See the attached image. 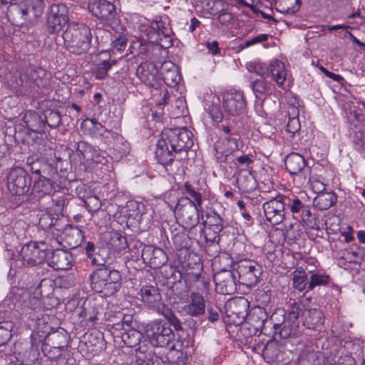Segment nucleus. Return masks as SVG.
I'll return each mask as SVG.
<instances>
[{
  "label": "nucleus",
  "mask_w": 365,
  "mask_h": 365,
  "mask_svg": "<svg viewBox=\"0 0 365 365\" xmlns=\"http://www.w3.org/2000/svg\"><path fill=\"white\" fill-rule=\"evenodd\" d=\"M192 145V133L187 128H165L157 143L155 157L161 165H170L176 155L187 153Z\"/></svg>",
  "instance_id": "obj_1"
},
{
  "label": "nucleus",
  "mask_w": 365,
  "mask_h": 365,
  "mask_svg": "<svg viewBox=\"0 0 365 365\" xmlns=\"http://www.w3.org/2000/svg\"><path fill=\"white\" fill-rule=\"evenodd\" d=\"M1 4H10L7 8L8 19L16 25H34L43 13V0H0Z\"/></svg>",
  "instance_id": "obj_2"
},
{
  "label": "nucleus",
  "mask_w": 365,
  "mask_h": 365,
  "mask_svg": "<svg viewBox=\"0 0 365 365\" xmlns=\"http://www.w3.org/2000/svg\"><path fill=\"white\" fill-rule=\"evenodd\" d=\"M89 279L92 289L106 297L113 296L122 287L120 272L107 266L96 269L90 274Z\"/></svg>",
  "instance_id": "obj_3"
},
{
  "label": "nucleus",
  "mask_w": 365,
  "mask_h": 365,
  "mask_svg": "<svg viewBox=\"0 0 365 365\" xmlns=\"http://www.w3.org/2000/svg\"><path fill=\"white\" fill-rule=\"evenodd\" d=\"M67 51L76 55L86 53L92 39L91 29L84 24L71 22L63 34Z\"/></svg>",
  "instance_id": "obj_4"
},
{
  "label": "nucleus",
  "mask_w": 365,
  "mask_h": 365,
  "mask_svg": "<svg viewBox=\"0 0 365 365\" xmlns=\"http://www.w3.org/2000/svg\"><path fill=\"white\" fill-rule=\"evenodd\" d=\"M141 300L148 307L157 313L163 315L168 323L176 331H182V322L175 315L171 308L162 302L161 294L158 287L146 285L140 290Z\"/></svg>",
  "instance_id": "obj_5"
},
{
  "label": "nucleus",
  "mask_w": 365,
  "mask_h": 365,
  "mask_svg": "<svg viewBox=\"0 0 365 365\" xmlns=\"http://www.w3.org/2000/svg\"><path fill=\"white\" fill-rule=\"evenodd\" d=\"M173 331L169 327H165L160 323H152L145 326L144 332L142 333L134 328L125 329L120 332L121 342H141L143 338L150 342H170Z\"/></svg>",
  "instance_id": "obj_6"
},
{
  "label": "nucleus",
  "mask_w": 365,
  "mask_h": 365,
  "mask_svg": "<svg viewBox=\"0 0 365 365\" xmlns=\"http://www.w3.org/2000/svg\"><path fill=\"white\" fill-rule=\"evenodd\" d=\"M135 74L142 83L154 89L155 93H153V96H162V101H159L160 105L168 103L170 94L161 83L158 75L159 71L155 63L148 61L142 62L137 66Z\"/></svg>",
  "instance_id": "obj_7"
},
{
  "label": "nucleus",
  "mask_w": 365,
  "mask_h": 365,
  "mask_svg": "<svg viewBox=\"0 0 365 365\" xmlns=\"http://www.w3.org/2000/svg\"><path fill=\"white\" fill-rule=\"evenodd\" d=\"M234 269L238 274V282L247 287H255L261 279L262 267L257 262L250 259H241L235 265Z\"/></svg>",
  "instance_id": "obj_8"
},
{
  "label": "nucleus",
  "mask_w": 365,
  "mask_h": 365,
  "mask_svg": "<svg viewBox=\"0 0 365 365\" xmlns=\"http://www.w3.org/2000/svg\"><path fill=\"white\" fill-rule=\"evenodd\" d=\"M6 178L7 187L12 195L23 196L30 191L32 179L25 169L20 167L13 168Z\"/></svg>",
  "instance_id": "obj_9"
},
{
  "label": "nucleus",
  "mask_w": 365,
  "mask_h": 365,
  "mask_svg": "<svg viewBox=\"0 0 365 365\" xmlns=\"http://www.w3.org/2000/svg\"><path fill=\"white\" fill-rule=\"evenodd\" d=\"M48 253L49 250L44 242L38 243L31 241L22 247L19 256L24 265L34 267L43 264Z\"/></svg>",
  "instance_id": "obj_10"
},
{
  "label": "nucleus",
  "mask_w": 365,
  "mask_h": 365,
  "mask_svg": "<svg viewBox=\"0 0 365 365\" xmlns=\"http://www.w3.org/2000/svg\"><path fill=\"white\" fill-rule=\"evenodd\" d=\"M68 8L65 4H53L46 12V30L52 34L63 30L68 25Z\"/></svg>",
  "instance_id": "obj_11"
},
{
  "label": "nucleus",
  "mask_w": 365,
  "mask_h": 365,
  "mask_svg": "<svg viewBox=\"0 0 365 365\" xmlns=\"http://www.w3.org/2000/svg\"><path fill=\"white\" fill-rule=\"evenodd\" d=\"M199 207L195 206L194 202L188 197L178 201L175 212L185 229L192 230L199 224Z\"/></svg>",
  "instance_id": "obj_12"
},
{
  "label": "nucleus",
  "mask_w": 365,
  "mask_h": 365,
  "mask_svg": "<svg viewBox=\"0 0 365 365\" xmlns=\"http://www.w3.org/2000/svg\"><path fill=\"white\" fill-rule=\"evenodd\" d=\"M214 150L218 163H232L235 162V155L240 150L238 140L230 136L220 138L215 142Z\"/></svg>",
  "instance_id": "obj_13"
},
{
  "label": "nucleus",
  "mask_w": 365,
  "mask_h": 365,
  "mask_svg": "<svg viewBox=\"0 0 365 365\" xmlns=\"http://www.w3.org/2000/svg\"><path fill=\"white\" fill-rule=\"evenodd\" d=\"M88 9L92 14L113 27L118 23L115 6L106 0H97L88 4Z\"/></svg>",
  "instance_id": "obj_14"
},
{
  "label": "nucleus",
  "mask_w": 365,
  "mask_h": 365,
  "mask_svg": "<svg viewBox=\"0 0 365 365\" xmlns=\"http://www.w3.org/2000/svg\"><path fill=\"white\" fill-rule=\"evenodd\" d=\"M282 198L284 195H278L263 204L266 220L273 225L282 223L286 218L287 214H289Z\"/></svg>",
  "instance_id": "obj_15"
},
{
  "label": "nucleus",
  "mask_w": 365,
  "mask_h": 365,
  "mask_svg": "<svg viewBox=\"0 0 365 365\" xmlns=\"http://www.w3.org/2000/svg\"><path fill=\"white\" fill-rule=\"evenodd\" d=\"M222 106L228 114L239 115L246 111L247 101L241 91H230L223 94Z\"/></svg>",
  "instance_id": "obj_16"
},
{
  "label": "nucleus",
  "mask_w": 365,
  "mask_h": 365,
  "mask_svg": "<svg viewBox=\"0 0 365 365\" xmlns=\"http://www.w3.org/2000/svg\"><path fill=\"white\" fill-rule=\"evenodd\" d=\"M26 166L31 173L37 175L38 178L58 177V165L54 166L53 163L44 158L29 156L26 160Z\"/></svg>",
  "instance_id": "obj_17"
},
{
  "label": "nucleus",
  "mask_w": 365,
  "mask_h": 365,
  "mask_svg": "<svg viewBox=\"0 0 365 365\" xmlns=\"http://www.w3.org/2000/svg\"><path fill=\"white\" fill-rule=\"evenodd\" d=\"M217 291L222 294H232L237 290L236 278L230 269H221L213 275Z\"/></svg>",
  "instance_id": "obj_18"
},
{
  "label": "nucleus",
  "mask_w": 365,
  "mask_h": 365,
  "mask_svg": "<svg viewBox=\"0 0 365 365\" xmlns=\"http://www.w3.org/2000/svg\"><path fill=\"white\" fill-rule=\"evenodd\" d=\"M249 308V301L241 297L229 302L226 313L228 317L232 318L233 323L240 324L247 319Z\"/></svg>",
  "instance_id": "obj_19"
},
{
  "label": "nucleus",
  "mask_w": 365,
  "mask_h": 365,
  "mask_svg": "<svg viewBox=\"0 0 365 365\" xmlns=\"http://www.w3.org/2000/svg\"><path fill=\"white\" fill-rule=\"evenodd\" d=\"M286 170L291 175H299L304 179L310 174V168L307 165V160L302 155L297 153H291L284 160Z\"/></svg>",
  "instance_id": "obj_20"
},
{
  "label": "nucleus",
  "mask_w": 365,
  "mask_h": 365,
  "mask_svg": "<svg viewBox=\"0 0 365 365\" xmlns=\"http://www.w3.org/2000/svg\"><path fill=\"white\" fill-rule=\"evenodd\" d=\"M141 257L143 262L153 269L161 268L168 261V256L163 250L152 245L144 246Z\"/></svg>",
  "instance_id": "obj_21"
},
{
  "label": "nucleus",
  "mask_w": 365,
  "mask_h": 365,
  "mask_svg": "<svg viewBox=\"0 0 365 365\" xmlns=\"http://www.w3.org/2000/svg\"><path fill=\"white\" fill-rule=\"evenodd\" d=\"M77 155L86 163L105 164L107 160L105 153L95 148L85 141H79L76 147Z\"/></svg>",
  "instance_id": "obj_22"
},
{
  "label": "nucleus",
  "mask_w": 365,
  "mask_h": 365,
  "mask_svg": "<svg viewBox=\"0 0 365 365\" xmlns=\"http://www.w3.org/2000/svg\"><path fill=\"white\" fill-rule=\"evenodd\" d=\"M103 311V307L102 304L95 299H89L83 302L78 316L83 318V321L88 324L90 323L89 326H93L96 322L99 319V317Z\"/></svg>",
  "instance_id": "obj_23"
},
{
  "label": "nucleus",
  "mask_w": 365,
  "mask_h": 365,
  "mask_svg": "<svg viewBox=\"0 0 365 365\" xmlns=\"http://www.w3.org/2000/svg\"><path fill=\"white\" fill-rule=\"evenodd\" d=\"M206 302L205 298L197 292H190V300L184 306L183 311L190 317L201 319L205 315Z\"/></svg>",
  "instance_id": "obj_24"
},
{
  "label": "nucleus",
  "mask_w": 365,
  "mask_h": 365,
  "mask_svg": "<svg viewBox=\"0 0 365 365\" xmlns=\"http://www.w3.org/2000/svg\"><path fill=\"white\" fill-rule=\"evenodd\" d=\"M202 271L203 265L202 262L200 264H197L195 267H192L186 273H185V274H183V287L179 289L175 286L173 289L174 294H175L177 297L179 299H181L183 297L186 296L192 287V281H194L195 279H197V278L200 277L201 276L205 274L202 273Z\"/></svg>",
  "instance_id": "obj_25"
},
{
  "label": "nucleus",
  "mask_w": 365,
  "mask_h": 365,
  "mask_svg": "<svg viewBox=\"0 0 365 365\" xmlns=\"http://www.w3.org/2000/svg\"><path fill=\"white\" fill-rule=\"evenodd\" d=\"M73 262V255L64 250L57 249L52 252L48 265L56 270H67L71 268Z\"/></svg>",
  "instance_id": "obj_26"
},
{
  "label": "nucleus",
  "mask_w": 365,
  "mask_h": 365,
  "mask_svg": "<svg viewBox=\"0 0 365 365\" xmlns=\"http://www.w3.org/2000/svg\"><path fill=\"white\" fill-rule=\"evenodd\" d=\"M221 232V230H213L210 227H207V230L203 232L205 240V251L206 254L211 257H216L219 253L220 249V233Z\"/></svg>",
  "instance_id": "obj_27"
},
{
  "label": "nucleus",
  "mask_w": 365,
  "mask_h": 365,
  "mask_svg": "<svg viewBox=\"0 0 365 365\" xmlns=\"http://www.w3.org/2000/svg\"><path fill=\"white\" fill-rule=\"evenodd\" d=\"M221 309L217 305H208L205 308V315L202 316L200 320H195L188 318L185 320V323L192 329H196L200 325L205 324L206 322L215 323L220 319Z\"/></svg>",
  "instance_id": "obj_28"
},
{
  "label": "nucleus",
  "mask_w": 365,
  "mask_h": 365,
  "mask_svg": "<svg viewBox=\"0 0 365 365\" xmlns=\"http://www.w3.org/2000/svg\"><path fill=\"white\" fill-rule=\"evenodd\" d=\"M268 314L264 307L257 306L252 308L247 317V322L255 329L267 330Z\"/></svg>",
  "instance_id": "obj_29"
},
{
  "label": "nucleus",
  "mask_w": 365,
  "mask_h": 365,
  "mask_svg": "<svg viewBox=\"0 0 365 365\" xmlns=\"http://www.w3.org/2000/svg\"><path fill=\"white\" fill-rule=\"evenodd\" d=\"M304 303L300 300L290 299L287 303V309L286 310L287 324H292V327H299V318L303 319L305 310Z\"/></svg>",
  "instance_id": "obj_30"
},
{
  "label": "nucleus",
  "mask_w": 365,
  "mask_h": 365,
  "mask_svg": "<svg viewBox=\"0 0 365 365\" xmlns=\"http://www.w3.org/2000/svg\"><path fill=\"white\" fill-rule=\"evenodd\" d=\"M175 262L178 263L180 270L185 274L197 264L201 263L202 260L197 255L190 252L189 250H181L177 253Z\"/></svg>",
  "instance_id": "obj_31"
},
{
  "label": "nucleus",
  "mask_w": 365,
  "mask_h": 365,
  "mask_svg": "<svg viewBox=\"0 0 365 365\" xmlns=\"http://www.w3.org/2000/svg\"><path fill=\"white\" fill-rule=\"evenodd\" d=\"M63 239L70 248L81 245L84 237L83 232L77 226L67 224L62 232Z\"/></svg>",
  "instance_id": "obj_32"
},
{
  "label": "nucleus",
  "mask_w": 365,
  "mask_h": 365,
  "mask_svg": "<svg viewBox=\"0 0 365 365\" xmlns=\"http://www.w3.org/2000/svg\"><path fill=\"white\" fill-rule=\"evenodd\" d=\"M164 83L170 86H176L180 81V76L175 66L171 62H165L161 66L160 71Z\"/></svg>",
  "instance_id": "obj_33"
},
{
  "label": "nucleus",
  "mask_w": 365,
  "mask_h": 365,
  "mask_svg": "<svg viewBox=\"0 0 365 365\" xmlns=\"http://www.w3.org/2000/svg\"><path fill=\"white\" fill-rule=\"evenodd\" d=\"M130 349V354H134L136 360L130 365H149L145 360H150L153 356V351L149 350L150 347L147 344H135L133 346H129Z\"/></svg>",
  "instance_id": "obj_34"
},
{
  "label": "nucleus",
  "mask_w": 365,
  "mask_h": 365,
  "mask_svg": "<svg viewBox=\"0 0 365 365\" xmlns=\"http://www.w3.org/2000/svg\"><path fill=\"white\" fill-rule=\"evenodd\" d=\"M303 324L308 329H319L324 323V314L318 309H305Z\"/></svg>",
  "instance_id": "obj_35"
},
{
  "label": "nucleus",
  "mask_w": 365,
  "mask_h": 365,
  "mask_svg": "<svg viewBox=\"0 0 365 365\" xmlns=\"http://www.w3.org/2000/svg\"><path fill=\"white\" fill-rule=\"evenodd\" d=\"M166 359L170 364L185 365L187 361V351L183 344H173L166 354Z\"/></svg>",
  "instance_id": "obj_36"
},
{
  "label": "nucleus",
  "mask_w": 365,
  "mask_h": 365,
  "mask_svg": "<svg viewBox=\"0 0 365 365\" xmlns=\"http://www.w3.org/2000/svg\"><path fill=\"white\" fill-rule=\"evenodd\" d=\"M162 274H163V277L166 278L167 279L170 280L171 283L173 284L172 286V291L173 292V289L175 287H178L179 289H181L183 287V282H184V277L183 274L180 270L179 264L177 263L175 265H167L165 266Z\"/></svg>",
  "instance_id": "obj_37"
},
{
  "label": "nucleus",
  "mask_w": 365,
  "mask_h": 365,
  "mask_svg": "<svg viewBox=\"0 0 365 365\" xmlns=\"http://www.w3.org/2000/svg\"><path fill=\"white\" fill-rule=\"evenodd\" d=\"M238 187L245 193H251L257 187V182L250 171L241 170L237 178Z\"/></svg>",
  "instance_id": "obj_38"
},
{
  "label": "nucleus",
  "mask_w": 365,
  "mask_h": 365,
  "mask_svg": "<svg viewBox=\"0 0 365 365\" xmlns=\"http://www.w3.org/2000/svg\"><path fill=\"white\" fill-rule=\"evenodd\" d=\"M56 178H38L34 180L33 190L38 194V196L43 197L50 195L56 192Z\"/></svg>",
  "instance_id": "obj_39"
},
{
  "label": "nucleus",
  "mask_w": 365,
  "mask_h": 365,
  "mask_svg": "<svg viewBox=\"0 0 365 365\" xmlns=\"http://www.w3.org/2000/svg\"><path fill=\"white\" fill-rule=\"evenodd\" d=\"M284 203H285L287 212L289 210L295 219H299L300 215L303 213L309 205L305 204L296 196L288 197L284 195Z\"/></svg>",
  "instance_id": "obj_40"
},
{
  "label": "nucleus",
  "mask_w": 365,
  "mask_h": 365,
  "mask_svg": "<svg viewBox=\"0 0 365 365\" xmlns=\"http://www.w3.org/2000/svg\"><path fill=\"white\" fill-rule=\"evenodd\" d=\"M337 200L336 194L331 190L321 192L314 198V205L320 210H326L332 207Z\"/></svg>",
  "instance_id": "obj_41"
},
{
  "label": "nucleus",
  "mask_w": 365,
  "mask_h": 365,
  "mask_svg": "<svg viewBox=\"0 0 365 365\" xmlns=\"http://www.w3.org/2000/svg\"><path fill=\"white\" fill-rule=\"evenodd\" d=\"M269 76L279 86H282L286 80L287 72L284 63L279 60H275L269 66Z\"/></svg>",
  "instance_id": "obj_42"
},
{
  "label": "nucleus",
  "mask_w": 365,
  "mask_h": 365,
  "mask_svg": "<svg viewBox=\"0 0 365 365\" xmlns=\"http://www.w3.org/2000/svg\"><path fill=\"white\" fill-rule=\"evenodd\" d=\"M251 88L257 98L268 96L272 93L274 85L266 79L258 78L251 83Z\"/></svg>",
  "instance_id": "obj_43"
},
{
  "label": "nucleus",
  "mask_w": 365,
  "mask_h": 365,
  "mask_svg": "<svg viewBox=\"0 0 365 365\" xmlns=\"http://www.w3.org/2000/svg\"><path fill=\"white\" fill-rule=\"evenodd\" d=\"M26 123L29 129L36 133H42L44 132L46 121L44 116L38 115L37 113H31L26 115Z\"/></svg>",
  "instance_id": "obj_44"
},
{
  "label": "nucleus",
  "mask_w": 365,
  "mask_h": 365,
  "mask_svg": "<svg viewBox=\"0 0 365 365\" xmlns=\"http://www.w3.org/2000/svg\"><path fill=\"white\" fill-rule=\"evenodd\" d=\"M287 324L286 310L284 308H276L267 319V328L272 327L277 330L279 327Z\"/></svg>",
  "instance_id": "obj_45"
},
{
  "label": "nucleus",
  "mask_w": 365,
  "mask_h": 365,
  "mask_svg": "<svg viewBox=\"0 0 365 365\" xmlns=\"http://www.w3.org/2000/svg\"><path fill=\"white\" fill-rule=\"evenodd\" d=\"M300 0H275V9L282 14H294L299 11Z\"/></svg>",
  "instance_id": "obj_46"
},
{
  "label": "nucleus",
  "mask_w": 365,
  "mask_h": 365,
  "mask_svg": "<svg viewBox=\"0 0 365 365\" xmlns=\"http://www.w3.org/2000/svg\"><path fill=\"white\" fill-rule=\"evenodd\" d=\"M297 328L292 327V324H283L279 327L277 330H274L272 339H269L267 342H279L282 339L291 337L292 335L296 334Z\"/></svg>",
  "instance_id": "obj_47"
},
{
  "label": "nucleus",
  "mask_w": 365,
  "mask_h": 365,
  "mask_svg": "<svg viewBox=\"0 0 365 365\" xmlns=\"http://www.w3.org/2000/svg\"><path fill=\"white\" fill-rule=\"evenodd\" d=\"M250 344H245L250 345ZM277 344H252V346H248L254 352L261 354L264 357L273 359L277 356Z\"/></svg>",
  "instance_id": "obj_48"
},
{
  "label": "nucleus",
  "mask_w": 365,
  "mask_h": 365,
  "mask_svg": "<svg viewBox=\"0 0 365 365\" xmlns=\"http://www.w3.org/2000/svg\"><path fill=\"white\" fill-rule=\"evenodd\" d=\"M309 279L305 270L302 267L295 269L292 273L293 287L299 291L308 290Z\"/></svg>",
  "instance_id": "obj_49"
},
{
  "label": "nucleus",
  "mask_w": 365,
  "mask_h": 365,
  "mask_svg": "<svg viewBox=\"0 0 365 365\" xmlns=\"http://www.w3.org/2000/svg\"><path fill=\"white\" fill-rule=\"evenodd\" d=\"M116 63L115 60L104 59L92 70L93 76L98 80H103L108 77V71Z\"/></svg>",
  "instance_id": "obj_50"
},
{
  "label": "nucleus",
  "mask_w": 365,
  "mask_h": 365,
  "mask_svg": "<svg viewBox=\"0 0 365 365\" xmlns=\"http://www.w3.org/2000/svg\"><path fill=\"white\" fill-rule=\"evenodd\" d=\"M151 28L157 31L159 36V41L163 42L161 43L162 46L169 48L173 45V39L169 34L166 33L168 29L164 26L162 21L153 22ZM156 41H158V39H156Z\"/></svg>",
  "instance_id": "obj_51"
},
{
  "label": "nucleus",
  "mask_w": 365,
  "mask_h": 365,
  "mask_svg": "<svg viewBox=\"0 0 365 365\" xmlns=\"http://www.w3.org/2000/svg\"><path fill=\"white\" fill-rule=\"evenodd\" d=\"M29 78L38 87H44L46 85V79L44 78L46 71L41 68L31 66L27 70Z\"/></svg>",
  "instance_id": "obj_52"
},
{
  "label": "nucleus",
  "mask_w": 365,
  "mask_h": 365,
  "mask_svg": "<svg viewBox=\"0 0 365 365\" xmlns=\"http://www.w3.org/2000/svg\"><path fill=\"white\" fill-rule=\"evenodd\" d=\"M66 346H52L51 344H41V350L44 355L51 360L58 359L66 350Z\"/></svg>",
  "instance_id": "obj_53"
},
{
  "label": "nucleus",
  "mask_w": 365,
  "mask_h": 365,
  "mask_svg": "<svg viewBox=\"0 0 365 365\" xmlns=\"http://www.w3.org/2000/svg\"><path fill=\"white\" fill-rule=\"evenodd\" d=\"M195 289L191 292H197L205 298L210 294V279L207 274L192 281Z\"/></svg>",
  "instance_id": "obj_54"
},
{
  "label": "nucleus",
  "mask_w": 365,
  "mask_h": 365,
  "mask_svg": "<svg viewBox=\"0 0 365 365\" xmlns=\"http://www.w3.org/2000/svg\"><path fill=\"white\" fill-rule=\"evenodd\" d=\"M38 227L43 230H46L52 227L57 231L61 230V227L59 226L58 219L53 217V215L48 212H45L40 215Z\"/></svg>",
  "instance_id": "obj_55"
},
{
  "label": "nucleus",
  "mask_w": 365,
  "mask_h": 365,
  "mask_svg": "<svg viewBox=\"0 0 365 365\" xmlns=\"http://www.w3.org/2000/svg\"><path fill=\"white\" fill-rule=\"evenodd\" d=\"M43 115L46 125L51 128H57L61 123V115L57 110L47 109L43 110Z\"/></svg>",
  "instance_id": "obj_56"
},
{
  "label": "nucleus",
  "mask_w": 365,
  "mask_h": 365,
  "mask_svg": "<svg viewBox=\"0 0 365 365\" xmlns=\"http://www.w3.org/2000/svg\"><path fill=\"white\" fill-rule=\"evenodd\" d=\"M53 290L52 280L49 278H44L41 280L36 287L34 293L41 297H49L53 294Z\"/></svg>",
  "instance_id": "obj_57"
},
{
  "label": "nucleus",
  "mask_w": 365,
  "mask_h": 365,
  "mask_svg": "<svg viewBox=\"0 0 365 365\" xmlns=\"http://www.w3.org/2000/svg\"><path fill=\"white\" fill-rule=\"evenodd\" d=\"M205 217L209 220L208 227L221 231L224 229V220L215 210L206 212Z\"/></svg>",
  "instance_id": "obj_58"
},
{
  "label": "nucleus",
  "mask_w": 365,
  "mask_h": 365,
  "mask_svg": "<svg viewBox=\"0 0 365 365\" xmlns=\"http://www.w3.org/2000/svg\"><path fill=\"white\" fill-rule=\"evenodd\" d=\"M299 218L302 220L304 225L307 228L317 230H320L318 219L314 214L312 213L309 207L300 215Z\"/></svg>",
  "instance_id": "obj_59"
},
{
  "label": "nucleus",
  "mask_w": 365,
  "mask_h": 365,
  "mask_svg": "<svg viewBox=\"0 0 365 365\" xmlns=\"http://www.w3.org/2000/svg\"><path fill=\"white\" fill-rule=\"evenodd\" d=\"M309 272L311 276L308 284V290H312L317 286H324L329 283L330 277L329 275L313 273L312 270H309Z\"/></svg>",
  "instance_id": "obj_60"
},
{
  "label": "nucleus",
  "mask_w": 365,
  "mask_h": 365,
  "mask_svg": "<svg viewBox=\"0 0 365 365\" xmlns=\"http://www.w3.org/2000/svg\"><path fill=\"white\" fill-rule=\"evenodd\" d=\"M110 243L113 248L118 252H120L128 247L126 237L118 232L110 234Z\"/></svg>",
  "instance_id": "obj_61"
},
{
  "label": "nucleus",
  "mask_w": 365,
  "mask_h": 365,
  "mask_svg": "<svg viewBox=\"0 0 365 365\" xmlns=\"http://www.w3.org/2000/svg\"><path fill=\"white\" fill-rule=\"evenodd\" d=\"M13 327L11 322H0V342H8L11 339Z\"/></svg>",
  "instance_id": "obj_62"
},
{
  "label": "nucleus",
  "mask_w": 365,
  "mask_h": 365,
  "mask_svg": "<svg viewBox=\"0 0 365 365\" xmlns=\"http://www.w3.org/2000/svg\"><path fill=\"white\" fill-rule=\"evenodd\" d=\"M70 336L68 333L63 328L59 327L53 331H48V341H56L58 342H66Z\"/></svg>",
  "instance_id": "obj_63"
},
{
  "label": "nucleus",
  "mask_w": 365,
  "mask_h": 365,
  "mask_svg": "<svg viewBox=\"0 0 365 365\" xmlns=\"http://www.w3.org/2000/svg\"><path fill=\"white\" fill-rule=\"evenodd\" d=\"M353 143L356 150L365 154V130H358L355 133Z\"/></svg>",
  "instance_id": "obj_64"
}]
</instances>
